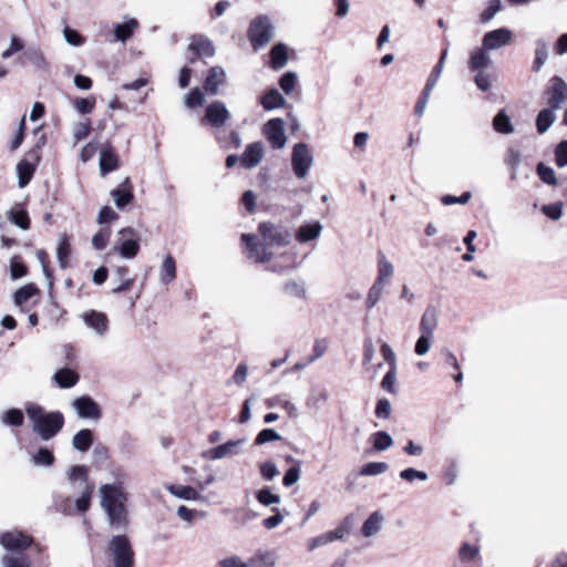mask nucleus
<instances>
[{"instance_id":"59","label":"nucleus","mask_w":567,"mask_h":567,"mask_svg":"<svg viewBox=\"0 0 567 567\" xmlns=\"http://www.w3.org/2000/svg\"><path fill=\"white\" fill-rule=\"evenodd\" d=\"M279 440H281V435L276 430L264 429L257 434V436L255 439V444L262 445L268 442L279 441Z\"/></svg>"},{"instance_id":"5","label":"nucleus","mask_w":567,"mask_h":567,"mask_svg":"<svg viewBox=\"0 0 567 567\" xmlns=\"http://www.w3.org/2000/svg\"><path fill=\"white\" fill-rule=\"evenodd\" d=\"M313 163V156L306 143H297L292 147L291 166L295 175L302 179Z\"/></svg>"},{"instance_id":"8","label":"nucleus","mask_w":567,"mask_h":567,"mask_svg":"<svg viewBox=\"0 0 567 567\" xmlns=\"http://www.w3.org/2000/svg\"><path fill=\"white\" fill-rule=\"evenodd\" d=\"M229 118L230 113L226 104L221 101H214L207 105L202 123L219 128L223 127Z\"/></svg>"},{"instance_id":"57","label":"nucleus","mask_w":567,"mask_h":567,"mask_svg":"<svg viewBox=\"0 0 567 567\" xmlns=\"http://www.w3.org/2000/svg\"><path fill=\"white\" fill-rule=\"evenodd\" d=\"M480 554V548L477 546L471 545L468 543H464L458 549L460 559L464 563H468L476 558Z\"/></svg>"},{"instance_id":"29","label":"nucleus","mask_w":567,"mask_h":567,"mask_svg":"<svg viewBox=\"0 0 567 567\" xmlns=\"http://www.w3.org/2000/svg\"><path fill=\"white\" fill-rule=\"evenodd\" d=\"M176 278V262L175 259L167 255L159 268V282L162 285H168Z\"/></svg>"},{"instance_id":"62","label":"nucleus","mask_w":567,"mask_h":567,"mask_svg":"<svg viewBox=\"0 0 567 567\" xmlns=\"http://www.w3.org/2000/svg\"><path fill=\"white\" fill-rule=\"evenodd\" d=\"M297 84V75L293 72H286L279 80V85L286 94H290Z\"/></svg>"},{"instance_id":"25","label":"nucleus","mask_w":567,"mask_h":567,"mask_svg":"<svg viewBox=\"0 0 567 567\" xmlns=\"http://www.w3.org/2000/svg\"><path fill=\"white\" fill-rule=\"evenodd\" d=\"M140 23L136 19L130 18L124 23H117L114 27L115 40L125 42L128 40L134 32L138 29Z\"/></svg>"},{"instance_id":"54","label":"nucleus","mask_w":567,"mask_h":567,"mask_svg":"<svg viewBox=\"0 0 567 567\" xmlns=\"http://www.w3.org/2000/svg\"><path fill=\"white\" fill-rule=\"evenodd\" d=\"M399 475L403 481L409 482V483H412L415 480L425 482L429 478V475L425 472L415 470L413 467H408V468L401 471Z\"/></svg>"},{"instance_id":"55","label":"nucleus","mask_w":567,"mask_h":567,"mask_svg":"<svg viewBox=\"0 0 567 567\" xmlns=\"http://www.w3.org/2000/svg\"><path fill=\"white\" fill-rule=\"evenodd\" d=\"M2 567H31V563L23 555H6L2 558Z\"/></svg>"},{"instance_id":"64","label":"nucleus","mask_w":567,"mask_h":567,"mask_svg":"<svg viewBox=\"0 0 567 567\" xmlns=\"http://www.w3.org/2000/svg\"><path fill=\"white\" fill-rule=\"evenodd\" d=\"M217 567H248L247 560L237 555L227 556L217 563Z\"/></svg>"},{"instance_id":"18","label":"nucleus","mask_w":567,"mask_h":567,"mask_svg":"<svg viewBox=\"0 0 567 567\" xmlns=\"http://www.w3.org/2000/svg\"><path fill=\"white\" fill-rule=\"evenodd\" d=\"M265 156V147L261 142L250 143L240 156V164L246 169L256 167Z\"/></svg>"},{"instance_id":"17","label":"nucleus","mask_w":567,"mask_h":567,"mask_svg":"<svg viewBox=\"0 0 567 567\" xmlns=\"http://www.w3.org/2000/svg\"><path fill=\"white\" fill-rule=\"evenodd\" d=\"M241 239L248 248L249 259H252L256 262H266L271 258V252L267 251V248L264 244L256 240V236L250 234H243Z\"/></svg>"},{"instance_id":"26","label":"nucleus","mask_w":567,"mask_h":567,"mask_svg":"<svg viewBox=\"0 0 567 567\" xmlns=\"http://www.w3.org/2000/svg\"><path fill=\"white\" fill-rule=\"evenodd\" d=\"M322 230V225L317 221L313 224H306L299 227L296 239L300 244H305L311 240H315L319 237Z\"/></svg>"},{"instance_id":"35","label":"nucleus","mask_w":567,"mask_h":567,"mask_svg":"<svg viewBox=\"0 0 567 567\" xmlns=\"http://www.w3.org/2000/svg\"><path fill=\"white\" fill-rule=\"evenodd\" d=\"M93 443V433L89 429L76 432L72 439V446L79 452H86Z\"/></svg>"},{"instance_id":"10","label":"nucleus","mask_w":567,"mask_h":567,"mask_svg":"<svg viewBox=\"0 0 567 567\" xmlns=\"http://www.w3.org/2000/svg\"><path fill=\"white\" fill-rule=\"evenodd\" d=\"M264 134L274 150H281L287 143L285 122L280 117L271 118L264 125Z\"/></svg>"},{"instance_id":"61","label":"nucleus","mask_w":567,"mask_h":567,"mask_svg":"<svg viewBox=\"0 0 567 567\" xmlns=\"http://www.w3.org/2000/svg\"><path fill=\"white\" fill-rule=\"evenodd\" d=\"M505 163L512 171V179H515L517 175L516 171L520 163L519 152L514 148H509L506 153Z\"/></svg>"},{"instance_id":"22","label":"nucleus","mask_w":567,"mask_h":567,"mask_svg":"<svg viewBox=\"0 0 567 567\" xmlns=\"http://www.w3.org/2000/svg\"><path fill=\"white\" fill-rule=\"evenodd\" d=\"M276 564L277 555L274 550L258 549L247 559L248 567H275Z\"/></svg>"},{"instance_id":"39","label":"nucleus","mask_w":567,"mask_h":567,"mask_svg":"<svg viewBox=\"0 0 567 567\" xmlns=\"http://www.w3.org/2000/svg\"><path fill=\"white\" fill-rule=\"evenodd\" d=\"M548 59V48L544 40L536 41L535 60L533 62V71L539 72Z\"/></svg>"},{"instance_id":"12","label":"nucleus","mask_w":567,"mask_h":567,"mask_svg":"<svg viewBox=\"0 0 567 567\" xmlns=\"http://www.w3.org/2000/svg\"><path fill=\"white\" fill-rule=\"evenodd\" d=\"M550 83L546 91L548 109L557 111L567 102V84L558 76L553 78Z\"/></svg>"},{"instance_id":"43","label":"nucleus","mask_w":567,"mask_h":567,"mask_svg":"<svg viewBox=\"0 0 567 567\" xmlns=\"http://www.w3.org/2000/svg\"><path fill=\"white\" fill-rule=\"evenodd\" d=\"M371 441L374 450L385 451L393 445V439L385 431H379L371 435Z\"/></svg>"},{"instance_id":"14","label":"nucleus","mask_w":567,"mask_h":567,"mask_svg":"<svg viewBox=\"0 0 567 567\" xmlns=\"http://www.w3.org/2000/svg\"><path fill=\"white\" fill-rule=\"evenodd\" d=\"M513 39V32L507 28H499L493 31H488L484 34L482 40V47L485 50H497L511 43Z\"/></svg>"},{"instance_id":"40","label":"nucleus","mask_w":567,"mask_h":567,"mask_svg":"<svg viewBox=\"0 0 567 567\" xmlns=\"http://www.w3.org/2000/svg\"><path fill=\"white\" fill-rule=\"evenodd\" d=\"M282 290L291 298L306 299L307 297V290L302 281L289 280L284 285Z\"/></svg>"},{"instance_id":"41","label":"nucleus","mask_w":567,"mask_h":567,"mask_svg":"<svg viewBox=\"0 0 567 567\" xmlns=\"http://www.w3.org/2000/svg\"><path fill=\"white\" fill-rule=\"evenodd\" d=\"M0 420L6 425L21 426L24 421V415L20 409H10L2 412Z\"/></svg>"},{"instance_id":"42","label":"nucleus","mask_w":567,"mask_h":567,"mask_svg":"<svg viewBox=\"0 0 567 567\" xmlns=\"http://www.w3.org/2000/svg\"><path fill=\"white\" fill-rule=\"evenodd\" d=\"M329 400V393L326 389L313 390L307 399V406L320 410Z\"/></svg>"},{"instance_id":"49","label":"nucleus","mask_w":567,"mask_h":567,"mask_svg":"<svg viewBox=\"0 0 567 567\" xmlns=\"http://www.w3.org/2000/svg\"><path fill=\"white\" fill-rule=\"evenodd\" d=\"M503 8L501 0H489L487 8L481 13L480 20L482 23L489 22Z\"/></svg>"},{"instance_id":"9","label":"nucleus","mask_w":567,"mask_h":567,"mask_svg":"<svg viewBox=\"0 0 567 567\" xmlns=\"http://www.w3.org/2000/svg\"><path fill=\"white\" fill-rule=\"evenodd\" d=\"M245 442V439L229 440L224 444L204 451L203 457L209 461H217L225 457L239 455Z\"/></svg>"},{"instance_id":"51","label":"nucleus","mask_w":567,"mask_h":567,"mask_svg":"<svg viewBox=\"0 0 567 567\" xmlns=\"http://www.w3.org/2000/svg\"><path fill=\"white\" fill-rule=\"evenodd\" d=\"M111 237V228H101L92 238V245L96 250H102L106 247Z\"/></svg>"},{"instance_id":"13","label":"nucleus","mask_w":567,"mask_h":567,"mask_svg":"<svg viewBox=\"0 0 567 567\" xmlns=\"http://www.w3.org/2000/svg\"><path fill=\"white\" fill-rule=\"evenodd\" d=\"M0 544L7 550L21 553L31 546L32 538L22 532L10 530L0 535Z\"/></svg>"},{"instance_id":"23","label":"nucleus","mask_w":567,"mask_h":567,"mask_svg":"<svg viewBox=\"0 0 567 567\" xmlns=\"http://www.w3.org/2000/svg\"><path fill=\"white\" fill-rule=\"evenodd\" d=\"M437 327V312L434 307H427L423 312L420 320V332L426 336H434V330Z\"/></svg>"},{"instance_id":"19","label":"nucleus","mask_w":567,"mask_h":567,"mask_svg":"<svg viewBox=\"0 0 567 567\" xmlns=\"http://www.w3.org/2000/svg\"><path fill=\"white\" fill-rule=\"evenodd\" d=\"M227 75L224 68L219 65L212 66L204 81V89L210 95H216L218 89L226 82Z\"/></svg>"},{"instance_id":"3","label":"nucleus","mask_w":567,"mask_h":567,"mask_svg":"<svg viewBox=\"0 0 567 567\" xmlns=\"http://www.w3.org/2000/svg\"><path fill=\"white\" fill-rule=\"evenodd\" d=\"M106 557L112 567H134V550L127 536H113L106 547Z\"/></svg>"},{"instance_id":"7","label":"nucleus","mask_w":567,"mask_h":567,"mask_svg":"<svg viewBox=\"0 0 567 567\" xmlns=\"http://www.w3.org/2000/svg\"><path fill=\"white\" fill-rule=\"evenodd\" d=\"M259 231L269 246H287L291 240V234L287 228L269 221L261 223Z\"/></svg>"},{"instance_id":"50","label":"nucleus","mask_w":567,"mask_h":567,"mask_svg":"<svg viewBox=\"0 0 567 567\" xmlns=\"http://www.w3.org/2000/svg\"><path fill=\"white\" fill-rule=\"evenodd\" d=\"M476 237L477 233L475 230H468L463 239L466 246V252L462 256V259L466 262H470L474 259V252L476 251V247L473 241Z\"/></svg>"},{"instance_id":"56","label":"nucleus","mask_w":567,"mask_h":567,"mask_svg":"<svg viewBox=\"0 0 567 567\" xmlns=\"http://www.w3.org/2000/svg\"><path fill=\"white\" fill-rule=\"evenodd\" d=\"M35 465L50 466L54 463V455L48 449H40L32 457Z\"/></svg>"},{"instance_id":"15","label":"nucleus","mask_w":567,"mask_h":567,"mask_svg":"<svg viewBox=\"0 0 567 567\" xmlns=\"http://www.w3.org/2000/svg\"><path fill=\"white\" fill-rule=\"evenodd\" d=\"M82 320L95 334L103 338L109 331V319L105 313L96 310L83 312Z\"/></svg>"},{"instance_id":"31","label":"nucleus","mask_w":567,"mask_h":567,"mask_svg":"<svg viewBox=\"0 0 567 567\" xmlns=\"http://www.w3.org/2000/svg\"><path fill=\"white\" fill-rule=\"evenodd\" d=\"M166 489L177 498L185 501H197L202 495L192 486L186 485H168Z\"/></svg>"},{"instance_id":"30","label":"nucleus","mask_w":567,"mask_h":567,"mask_svg":"<svg viewBox=\"0 0 567 567\" xmlns=\"http://www.w3.org/2000/svg\"><path fill=\"white\" fill-rule=\"evenodd\" d=\"M383 515L380 512H373L363 523L361 532L364 537L374 536L381 528Z\"/></svg>"},{"instance_id":"48","label":"nucleus","mask_w":567,"mask_h":567,"mask_svg":"<svg viewBox=\"0 0 567 567\" xmlns=\"http://www.w3.org/2000/svg\"><path fill=\"white\" fill-rule=\"evenodd\" d=\"M71 252V246L69 244L68 237L64 235L60 240V244L56 249V257L61 268L68 267V259Z\"/></svg>"},{"instance_id":"37","label":"nucleus","mask_w":567,"mask_h":567,"mask_svg":"<svg viewBox=\"0 0 567 567\" xmlns=\"http://www.w3.org/2000/svg\"><path fill=\"white\" fill-rule=\"evenodd\" d=\"M39 293V289L33 284L24 285L19 288L13 295L14 305L22 307L29 299Z\"/></svg>"},{"instance_id":"33","label":"nucleus","mask_w":567,"mask_h":567,"mask_svg":"<svg viewBox=\"0 0 567 567\" xmlns=\"http://www.w3.org/2000/svg\"><path fill=\"white\" fill-rule=\"evenodd\" d=\"M394 274V267L392 262H390L385 256L380 252L378 258V277L375 279L377 282L385 284L391 279Z\"/></svg>"},{"instance_id":"47","label":"nucleus","mask_w":567,"mask_h":567,"mask_svg":"<svg viewBox=\"0 0 567 567\" xmlns=\"http://www.w3.org/2000/svg\"><path fill=\"white\" fill-rule=\"evenodd\" d=\"M384 285L379 284L377 281L373 282L371 288L369 289L365 306L368 309H372L380 301L381 296L383 293Z\"/></svg>"},{"instance_id":"38","label":"nucleus","mask_w":567,"mask_h":567,"mask_svg":"<svg viewBox=\"0 0 567 567\" xmlns=\"http://www.w3.org/2000/svg\"><path fill=\"white\" fill-rule=\"evenodd\" d=\"M556 115L555 111L550 109H544L542 110L536 118V127L537 132L539 134H544L548 131V128L551 126V124L555 122Z\"/></svg>"},{"instance_id":"20","label":"nucleus","mask_w":567,"mask_h":567,"mask_svg":"<svg viewBox=\"0 0 567 567\" xmlns=\"http://www.w3.org/2000/svg\"><path fill=\"white\" fill-rule=\"evenodd\" d=\"M189 50L200 58H212L215 55L213 42L204 35H194L190 39Z\"/></svg>"},{"instance_id":"24","label":"nucleus","mask_w":567,"mask_h":567,"mask_svg":"<svg viewBox=\"0 0 567 567\" xmlns=\"http://www.w3.org/2000/svg\"><path fill=\"white\" fill-rule=\"evenodd\" d=\"M488 50H485L483 47L475 49L468 60V68L472 71H482L485 68H488L491 64V56L487 53Z\"/></svg>"},{"instance_id":"36","label":"nucleus","mask_w":567,"mask_h":567,"mask_svg":"<svg viewBox=\"0 0 567 567\" xmlns=\"http://www.w3.org/2000/svg\"><path fill=\"white\" fill-rule=\"evenodd\" d=\"M271 66L275 70L282 69L288 62L287 48L285 44H276L270 51Z\"/></svg>"},{"instance_id":"63","label":"nucleus","mask_w":567,"mask_h":567,"mask_svg":"<svg viewBox=\"0 0 567 567\" xmlns=\"http://www.w3.org/2000/svg\"><path fill=\"white\" fill-rule=\"evenodd\" d=\"M555 161L558 167L567 166V140L561 141L555 148Z\"/></svg>"},{"instance_id":"1","label":"nucleus","mask_w":567,"mask_h":567,"mask_svg":"<svg viewBox=\"0 0 567 567\" xmlns=\"http://www.w3.org/2000/svg\"><path fill=\"white\" fill-rule=\"evenodd\" d=\"M101 507L107 515L109 525L116 530H125L128 526V514L125 503L128 494L125 492L123 482L103 484L99 488Z\"/></svg>"},{"instance_id":"16","label":"nucleus","mask_w":567,"mask_h":567,"mask_svg":"<svg viewBox=\"0 0 567 567\" xmlns=\"http://www.w3.org/2000/svg\"><path fill=\"white\" fill-rule=\"evenodd\" d=\"M28 155L34 161V163L29 159H21L17 165L18 185L20 188H23L29 184L34 174L37 163L40 159L38 150H32Z\"/></svg>"},{"instance_id":"46","label":"nucleus","mask_w":567,"mask_h":567,"mask_svg":"<svg viewBox=\"0 0 567 567\" xmlns=\"http://www.w3.org/2000/svg\"><path fill=\"white\" fill-rule=\"evenodd\" d=\"M389 470V464L385 462H370L364 464L360 470L362 476H377L385 473Z\"/></svg>"},{"instance_id":"60","label":"nucleus","mask_w":567,"mask_h":567,"mask_svg":"<svg viewBox=\"0 0 567 567\" xmlns=\"http://www.w3.org/2000/svg\"><path fill=\"white\" fill-rule=\"evenodd\" d=\"M68 477L70 482H75L76 480H80L83 483V486L90 485L87 483V468L84 465L72 466L68 473Z\"/></svg>"},{"instance_id":"52","label":"nucleus","mask_w":567,"mask_h":567,"mask_svg":"<svg viewBox=\"0 0 567 567\" xmlns=\"http://www.w3.org/2000/svg\"><path fill=\"white\" fill-rule=\"evenodd\" d=\"M537 174H538L539 178L545 184H547V185H556L557 184L555 171L551 167L546 166L544 163H539L537 165Z\"/></svg>"},{"instance_id":"58","label":"nucleus","mask_w":567,"mask_h":567,"mask_svg":"<svg viewBox=\"0 0 567 567\" xmlns=\"http://www.w3.org/2000/svg\"><path fill=\"white\" fill-rule=\"evenodd\" d=\"M256 498L260 504L265 506L277 504L280 501L279 495L271 493L268 487L259 489L256 494Z\"/></svg>"},{"instance_id":"32","label":"nucleus","mask_w":567,"mask_h":567,"mask_svg":"<svg viewBox=\"0 0 567 567\" xmlns=\"http://www.w3.org/2000/svg\"><path fill=\"white\" fill-rule=\"evenodd\" d=\"M127 184H128V178H126L120 187H117L111 192V196L113 197L114 203L117 208H121V209L124 208L134 198L132 190L130 188L124 187Z\"/></svg>"},{"instance_id":"4","label":"nucleus","mask_w":567,"mask_h":567,"mask_svg":"<svg viewBox=\"0 0 567 567\" xmlns=\"http://www.w3.org/2000/svg\"><path fill=\"white\" fill-rule=\"evenodd\" d=\"M274 28L267 16H259L250 22L248 38L254 50H259L271 41Z\"/></svg>"},{"instance_id":"44","label":"nucleus","mask_w":567,"mask_h":567,"mask_svg":"<svg viewBox=\"0 0 567 567\" xmlns=\"http://www.w3.org/2000/svg\"><path fill=\"white\" fill-rule=\"evenodd\" d=\"M493 126L495 131L502 134H511L514 132V127L511 123L508 115L505 111H499L493 120Z\"/></svg>"},{"instance_id":"27","label":"nucleus","mask_w":567,"mask_h":567,"mask_svg":"<svg viewBox=\"0 0 567 567\" xmlns=\"http://www.w3.org/2000/svg\"><path fill=\"white\" fill-rule=\"evenodd\" d=\"M79 374L69 368L60 369L53 375L54 382L62 389L74 386L79 382Z\"/></svg>"},{"instance_id":"21","label":"nucleus","mask_w":567,"mask_h":567,"mask_svg":"<svg viewBox=\"0 0 567 567\" xmlns=\"http://www.w3.org/2000/svg\"><path fill=\"white\" fill-rule=\"evenodd\" d=\"M99 166L103 176L117 168L118 156L111 145H107L101 150Z\"/></svg>"},{"instance_id":"53","label":"nucleus","mask_w":567,"mask_h":567,"mask_svg":"<svg viewBox=\"0 0 567 567\" xmlns=\"http://www.w3.org/2000/svg\"><path fill=\"white\" fill-rule=\"evenodd\" d=\"M395 380H396V368L391 367L382 379L381 388L391 394H396L398 391L395 388Z\"/></svg>"},{"instance_id":"34","label":"nucleus","mask_w":567,"mask_h":567,"mask_svg":"<svg viewBox=\"0 0 567 567\" xmlns=\"http://www.w3.org/2000/svg\"><path fill=\"white\" fill-rule=\"evenodd\" d=\"M23 56L27 59L29 63H31L39 70L47 71L49 68L44 54L39 47H29L24 51Z\"/></svg>"},{"instance_id":"45","label":"nucleus","mask_w":567,"mask_h":567,"mask_svg":"<svg viewBox=\"0 0 567 567\" xmlns=\"http://www.w3.org/2000/svg\"><path fill=\"white\" fill-rule=\"evenodd\" d=\"M7 215L8 219L22 230H28L30 228V218L25 210L11 209Z\"/></svg>"},{"instance_id":"11","label":"nucleus","mask_w":567,"mask_h":567,"mask_svg":"<svg viewBox=\"0 0 567 567\" xmlns=\"http://www.w3.org/2000/svg\"><path fill=\"white\" fill-rule=\"evenodd\" d=\"M72 408L81 419H90L97 421L102 416L99 404L89 395L74 399L71 403Z\"/></svg>"},{"instance_id":"2","label":"nucleus","mask_w":567,"mask_h":567,"mask_svg":"<svg viewBox=\"0 0 567 567\" xmlns=\"http://www.w3.org/2000/svg\"><path fill=\"white\" fill-rule=\"evenodd\" d=\"M27 415L33 423V431L37 432L44 441L51 440L55 436L64 424L62 413H47L43 408L38 404H30L27 406Z\"/></svg>"},{"instance_id":"6","label":"nucleus","mask_w":567,"mask_h":567,"mask_svg":"<svg viewBox=\"0 0 567 567\" xmlns=\"http://www.w3.org/2000/svg\"><path fill=\"white\" fill-rule=\"evenodd\" d=\"M118 241L121 243L114 247V250L123 258H134L140 250L138 237L135 230L131 227H125L118 231Z\"/></svg>"},{"instance_id":"28","label":"nucleus","mask_w":567,"mask_h":567,"mask_svg":"<svg viewBox=\"0 0 567 567\" xmlns=\"http://www.w3.org/2000/svg\"><path fill=\"white\" fill-rule=\"evenodd\" d=\"M285 103V97L277 89L269 90L260 99V104L266 111L282 107Z\"/></svg>"}]
</instances>
